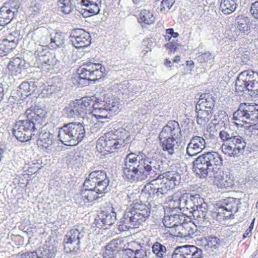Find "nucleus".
<instances>
[{"mask_svg": "<svg viewBox=\"0 0 258 258\" xmlns=\"http://www.w3.org/2000/svg\"><path fill=\"white\" fill-rule=\"evenodd\" d=\"M186 222H181L177 227L171 229V230H169V232L174 236L180 238H186Z\"/></svg>", "mask_w": 258, "mask_h": 258, "instance_id": "35", "label": "nucleus"}, {"mask_svg": "<svg viewBox=\"0 0 258 258\" xmlns=\"http://www.w3.org/2000/svg\"><path fill=\"white\" fill-rule=\"evenodd\" d=\"M109 183V179L108 177H106L105 179L97 182L96 184H94V186L92 187L97 191V192H98L99 195H102L110 190Z\"/></svg>", "mask_w": 258, "mask_h": 258, "instance_id": "38", "label": "nucleus"}, {"mask_svg": "<svg viewBox=\"0 0 258 258\" xmlns=\"http://www.w3.org/2000/svg\"><path fill=\"white\" fill-rule=\"evenodd\" d=\"M12 34H10L9 38L4 39L0 40V54L4 55L9 53L13 49L17 46V42L15 39H12Z\"/></svg>", "mask_w": 258, "mask_h": 258, "instance_id": "31", "label": "nucleus"}, {"mask_svg": "<svg viewBox=\"0 0 258 258\" xmlns=\"http://www.w3.org/2000/svg\"><path fill=\"white\" fill-rule=\"evenodd\" d=\"M166 35L165 36V39L169 42L171 41L172 37L176 38L178 37L179 34L177 32H174L172 28L167 29L166 30Z\"/></svg>", "mask_w": 258, "mask_h": 258, "instance_id": "56", "label": "nucleus"}, {"mask_svg": "<svg viewBox=\"0 0 258 258\" xmlns=\"http://www.w3.org/2000/svg\"><path fill=\"white\" fill-rule=\"evenodd\" d=\"M197 113V122L199 124L205 125L209 121L212 116L213 111L211 110H206V111H196Z\"/></svg>", "mask_w": 258, "mask_h": 258, "instance_id": "36", "label": "nucleus"}, {"mask_svg": "<svg viewBox=\"0 0 258 258\" xmlns=\"http://www.w3.org/2000/svg\"><path fill=\"white\" fill-rule=\"evenodd\" d=\"M186 237H192V236L195 234V232L197 231V227L192 223L186 222Z\"/></svg>", "mask_w": 258, "mask_h": 258, "instance_id": "51", "label": "nucleus"}, {"mask_svg": "<svg viewBox=\"0 0 258 258\" xmlns=\"http://www.w3.org/2000/svg\"><path fill=\"white\" fill-rule=\"evenodd\" d=\"M195 64L193 61L188 60L186 61V68L184 69V74L191 73L194 68Z\"/></svg>", "mask_w": 258, "mask_h": 258, "instance_id": "60", "label": "nucleus"}, {"mask_svg": "<svg viewBox=\"0 0 258 258\" xmlns=\"http://www.w3.org/2000/svg\"><path fill=\"white\" fill-rule=\"evenodd\" d=\"M235 90L237 92L245 90L251 92L250 95L258 93V73L252 70H247L240 73L235 82Z\"/></svg>", "mask_w": 258, "mask_h": 258, "instance_id": "8", "label": "nucleus"}, {"mask_svg": "<svg viewBox=\"0 0 258 258\" xmlns=\"http://www.w3.org/2000/svg\"><path fill=\"white\" fill-rule=\"evenodd\" d=\"M188 199H189V200L192 201L191 202L195 208H196L198 205H200L205 203L204 202V199L201 197L200 195L199 194H195L192 195L189 193H188Z\"/></svg>", "mask_w": 258, "mask_h": 258, "instance_id": "47", "label": "nucleus"}, {"mask_svg": "<svg viewBox=\"0 0 258 258\" xmlns=\"http://www.w3.org/2000/svg\"><path fill=\"white\" fill-rule=\"evenodd\" d=\"M95 103H92L91 111L89 112V117L87 116V121L88 120H92L93 117L96 119L105 118L108 117V114L109 113V108L107 107L106 104L102 101L101 99L95 98Z\"/></svg>", "mask_w": 258, "mask_h": 258, "instance_id": "18", "label": "nucleus"}, {"mask_svg": "<svg viewBox=\"0 0 258 258\" xmlns=\"http://www.w3.org/2000/svg\"><path fill=\"white\" fill-rule=\"evenodd\" d=\"M175 0H162L161 3L160 11L163 13H167L175 3Z\"/></svg>", "mask_w": 258, "mask_h": 258, "instance_id": "46", "label": "nucleus"}, {"mask_svg": "<svg viewBox=\"0 0 258 258\" xmlns=\"http://www.w3.org/2000/svg\"><path fill=\"white\" fill-rule=\"evenodd\" d=\"M70 37L72 45L76 48L87 47L91 43L90 34L82 29L72 30Z\"/></svg>", "mask_w": 258, "mask_h": 258, "instance_id": "16", "label": "nucleus"}, {"mask_svg": "<svg viewBox=\"0 0 258 258\" xmlns=\"http://www.w3.org/2000/svg\"><path fill=\"white\" fill-rule=\"evenodd\" d=\"M192 215L200 224H203L206 220L207 205L206 203L198 205L192 211Z\"/></svg>", "mask_w": 258, "mask_h": 258, "instance_id": "29", "label": "nucleus"}, {"mask_svg": "<svg viewBox=\"0 0 258 258\" xmlns=\"http://www.w3.org/2000/svg\"><path fill=\"white\" fill-rule=\"evenodd\" d=\"M188 193L185 192L181 194L180 198L175 201V203L177 204L176 207H180V210L181 209L185 208V206L186 205V202H187V199L188 198Z\"/></svg>", "mask_w": 258, "mask_h": 258, "instance_id": "49", "label": "nucleus"}, {"mask_svg": "<svg viewBox=\"0 0 258 258\" xmlns=\"http://www.w3.org/2000/svg\"><path fill=\"white\" fill-rule=\"evenodd\" d=\"M116 213L111 212L109 213H105L103 214L101 218V221L103 224L110 226L116 221Z\"/></svg>", "mask_w": 258, "mask_h": 258, "instance_id": "41", "label": "nucleus"}, {"mask_svg": "<svg viewBox=\"0 0 258 258\" xmlns=\"http://www.w3.org/2000/svg\"><path fill=\"white\" fill-rule=\"evenodd\" d=\"M107 107L109 108L108 111L111 113H115L118 109L119 103L117 100H113L110 104H107Z\"/></svg>", "mask_w": 258, "mask_h": 258, "instance_id": "57", "label": "nucleus"}, {"mask_svg": "<svg viewBox=\"0 0 258 258\" xmlns=\"http://www.w3.org/2000/svg\"><path fill=\"white\" fill-rule=\"evenodd\" d=\"M23 61L18 57L12 59L8 65V69L12 75L16 76L21 73Z\"/></svg>", "mask_w": 258, "mask_h": 258, "instance_id": "33", "label": "nucleus"}, {"mask_svg": "<svg viewBox=\"0 0 258 258\" xmlns=\"http://www.w3.org/2000/svg\"><path fill=\"white\" fill-rule=\"evenodd\" d=\"M192 201L189 200V199H187V202H186V205L185 206V208H186L187 210H193V209H195V207L194 205H192V203L191 202Z\"/></svg>", "mask_w": 258, "mask_h": 258, "instance_id": "63", "label": "nucleus"}, {"mask_svg": "<svg viewBox=\"0 0 258 258\" xmlns=\"http://www.w3.org/2000/svg\"><path fill=\"white\" fill-rule=\"evenodd\" d=\"M238 28L240 31L247 32L249 30V27L246 23H240L238 25Z\"/></svg>", "mask_w": 258, "mask_h": 258, "instance_id": "62", "label": "nucleus"}, {"mask_svg": "<svg viewBox=\"0 0 258 258\" xmlns=\"http://www.w3.org/2000/svg\"><path fill=\"white\" fill-rule=\"evenodd\" d=\"M202 253V249L196 246L186 245L176 247L171 258H201Z\"/></svg>", "mask_w": 258, "mask_h": 258, "instance_id": "17", "label": "nucleus"}, {"mask_svg": "<svg viewBox=\"0 0 258 258\" xmlns=\"http://www.w3.org/2000/svg\"><path fill=\"white\" fill-rule=\"evenodd\" d=\"M138 193L137 192L129 191L124 192L123 194V197L125 198L124 200L126 201V203H134L137 201Z\"/></svg>", "mask_w": 258, "mask_h": 258, "instance_id": "48", "label": "nucleus"}, {"mask_svg": "<svg viewBox=\"0 0 258 258\" xmlns=\"http://www.w3.org/2000/svg\"><path fill=\"white\" fill-rule=\"evenodd\" d=\"M142 160H143V165L142 170L143 172L142 174V180L147 178L151 173H154V169L160 168L158 161L155 158H151L150 157L145 156L142 157Z\"/></svg>", "mask_w": 258, "mask_h": 258, "instance_id": "23", "label": "nucleus"}, {"mask_svg": "<svg viewBox=\"0 0 258 258\" xmlns=\"http://www.w3.org/2000/svg\"><path fill=\"white\" fill-rule=\"evenodd\" d=\"M153 182L152 184L155 186L154 189H156L154 196L159 198L165 196L175 185L174 180L163 174L159 175L157 178L153 179Z\"/></svg>", "mask_w": 258, "mask_h": 258, "instance_id": "14", "label": "nucleus"}, {"mask_svg": "<svg viewBox=\"0 0 258 258\" xmlns=\"http://www.w3.org/2000/svg\"><path fill=\"white\" fill-rule=\"evenodd\" d=\"M85 235V231L81 226L71 229L67 234L64 244V249L67 253L75 254L80 248V240Z\"/></svg>", "mask_w": 258, "mask_h": 258, "instance_id": "9", "label": "nucleus"}, {"mask_svg": "<svg viewBox=\"0 0 258 258\" xmlns=\"http://www.w3.org/2000/svg\"><path fill=\"white\" fill-rule=\"evenodd\" d=\"M84 189L81 190L80 194L75 196V199L77 203L80 204L83 203L84 204L90 203L100 197L99 194L93 187L90 186L88 188L84 186Z\"/></svg>", "mask_w": 258, "mask_h": 258, "instance_id": "21", "label": "nucleus"}, {"mask_svg": "<svg viewBox=\"0 0 258 258\" xmlns=\"http://www.w3.org/2000/svg\"><path fill=\"white\" fill-rule=\"evenodd\" d=\"M34 54L36 58L40 57V55H44L47 53V49L43 45H35Z\"/></svg>", "mask_w": 258, "mask_h": 258, "instance_id": "50", "label": "nucleus"}, {"mask_svg": "<svg viewBox=\"0 0 258 258\" xmlns=\"http://www.w3.org/2000/svg\"><path fill=\"white\" fill-rule=\"evenodd\" d=\"M241 204L239 199L229 197L224 200L223 205L218 209V213L226 215L225 212L236 213L238 210V205Z\"/></svg>", "mask_w": 258, "mask_h": 258, "instance_id": "24", "label": "nucleus"}, {"mask_svg": "<svg viewBox=\"0 0 258 258\" xmlns=\"http://www.w3.org/2000/svg\"><path fill=\"white\" fill-rule=\"evenodd\" d=\"M20 93L25 96H28L31 94L30 91V85L28 83H23L20 86Z\"/></svg>", "mask_w": 258, "mask_h": 258, "instance_id": "53", "label": "nucleus"}, {"mask_svg": "<svg viewBox=\"0 0 258 258\" xmlns=\"http://www.w3.org/2000/svg\"><path fill=\"white\" fill-rule=\"evenodd\" d=\"M199 101L200 102L201 107H207V110H211L212 111V109L214 106L215 100L213 99L212 95L210 94H203L201 95Z\"/></svg>", "mask_w": 258, "mask_h": 258, "instance_id": "34", "label": "nucleus"}, {"mask_svg": "<svg viewBox=\"0 0 258 258\" xmlns=\"http://www.w3.org/2000/svg\"><path fill=\"white\" fill-rule=\"evenodd\" d=\"M153 179L150 182L147 183L144 186V190L145 192H148L149 195H153L154 196V192L156 191V189H154L155 186L152 184L153 183Z\"/></svg>", "mask_w": 258, "mask_h": 258, "instance_id": "58", "label": "nucleus"}, {"mask_svg": "<svg viewBox=\"0 0 258 258\" xmlns=\"http://www.w3.org/2000/svg\"><path fill=\"white\" fill-rule=\"evenodd\" d=\"M78 4L84 7L83 10L92 15L98 14L100 11V0H78Z\"/></svg>", "mask_w": 258, "mask_h": 258, "instance_id": "28", "label": "nucleus"}, {"mask_svg": "<svg viewBox=\"0 0 258 258\" xmlns=\"http://www.w3.org/2000/svg\"><path fill=\"white\" fill-rule=\"evenodd\" d=\"M124 141L118 139L112 132L105 134L103 136L100 137L97 142V147L105 149L108 152H113L116 149H120L123 147Z\"/></svg>", "mask_w": 258, "mask_h": 258, "instance_id": "11", "label": "nucleus"}, {"mask_svg": "<svg viewBox=\"0 0 258 258\" xmlns=\"http://www.w3.org/2000/svg\"><path fill=\"white\" fill-rule=\"evenodd\" d=\"M214 56L209 51L202 53L198 57V60L201 63H212L214 61Z\"/></svg>", "mask_w": 258, "mask_h": 258, "instance_id": "42", "label": "nucleus"}, {"mask_svg": "<svg viewBox=\"0 0 258 258\" xmlns=\"http://www.w3.org/2000/svg\"><path fill=\"white\" fill-rule=\"evenodd\" d=\"M219 245V242L216 237H209L206 241L205 243V249L207 250L213 251L214 249H216Z\"/></svg>", "mask_w": 258, "mask_h": 258, "instance_id": "45", "label": "nucleus"}, {"mask_svg": "<svg viewBox=\"0 0 258 258\" xmlns=\"http://www.w3.org/2000/svg\"><path fill=\"white\" fill-rule=\"evenodd\" d=\"M84 126L80 123L70 122L59 128V140L66 146L78 144L85 136Z\"/></svg>", "mask_w": 258, "mask_h": 258, "instance_id": "5", "label": "nucleus"}, {"mask_svg": "<svg viewBox=\"0 0 258 258\" xmlns=\"http://www.w3.org/2000/svg\"><path fill=\"white\" fill-rule=\"evenodd\" d=\"M205 140L203 138L199 136L194 137L187 146V154L189 157L197 156L205 148Z\"/></svg>", "mask_w": 258, "mask_h": 258, "instance_id": "22", "label": "nucleus"}, {"mask_svg": "<svg viewBox=\"0 0 258 258\" xmlns=\"http://www.w3.org/2000/svg\"><path fill=\"white\" fill-rule=\"evenodd\" d=\"M155 18L149 10H143L139 14V20L147 24L154 23Z\"/></svg>", "mask_w": 258, "mask_h": 258, "instance_id": "39", "label": "nucleus"}, {"mask_svg": "<svg viewBox=\"0 0 258 258\" xmlns=\"http://www.w3.org/2000/svg\"><path fill=\"white\" fill-rule=\"evenodd\" d=\"M107 176L106 172L104 170H95L88 175L84 182V186L89 188L90 186H94V184L98 181L105 179Z\"/></svg>", "mask_w": 258, "mask_h": 258, "instance_id": "27", "label": "nucleus"}, {"mask_svg": "<svg viewBox=\"0 0 258 258\" xmlns=\"http://www.w3.org/2000/svg\"><path fill=\"white\" fill-rule=\"evenodd\" d=\"M36 62L38 64L41 65L40 67L42 69L50 70L56 64L57 60L54 57L50 59L49 54H46L36 58Z\"/></svg>", "mask_w": 258, "mask_h": 258, "instance_id": "30", "label": "nucleus"}, {"mask_svg": "<svg viewBox=\"0 0 258 258\" xmlns=\"http://www.w3.org/2000/svg\"><path fill=\"white\" fill-rule=\"evenodd\" d=\"M38 144L48 153H54L60 149L59 141L55 140L54 136L49 132L41 131Z\"/></svg>", "mask_w": 258, "mask_h": 258, "instance_id": "15", "label": "nucleus"}, {"mask_svg": "<svg viewBox=\"0 0 258 258\" xmlns=\"http://www.w3.org/2000/svg\"><path fill=\"white\" fill-rule=\"evenodd\" d=\"M180 135V128L178 123L174 120L168 122L160 133L159 138L164 151L172 155L177 150V138Z\"/></svg>", "mask_w": 258, "mask_h": 258, "instance_id": "3", "label": "nucleus"}, {"mask_svg": "<svg viewBox=\"0 0 258 258\" xmlns=\"http://www.w3.org/2000/svg\"><path fill=\"white\" fill-rule=\"evenodd\" d=\"M233 118L243 122L241 126L250 130H258V105L241 104L238 109L234 112Z\"/></svg>", "mask_w": 258, "mask_h": 258, "instance_id": "4", "label": "nucleus"}, {"mask_svg": "<svg viewBox=\"0 0 258 258\" xmlns=\"http://www.w3.org/2000/svg\"><path fill=\"white\" fill-rule=\"evenodd\" d=\"M94 97H85L80 100H76L74 101L76 110L78 116H80L83 119V123L87 124L89 121H87V116L89 117V112L91 109V104L93 103V100Z\"/></svg>", "mask_w": 258, "mask_h": 258, "instance_id": "19", "label": "nucleus"}, {"mask_svg": "<svg viewBox=\"0 0 258 258\" xmlns=\"http://www.w3.org/2000/svg\"><path fill=\"white\" fill-rule=\"evenodd\" d=\"M152 251L159 257L165 258L166 248L160 242H155L152 246Z\"/></svg>", "mask_w": 258, "mask_h": 258, "instance_id": "40", "label": "nucleus"}, {"mask_svg": "<svg viewBox=\"0 0 258 258\" xmlns=\"http://www.w3.org/2000/svg\"><path fill=\"white\" fill-rule=\"evenodd\" d=\"M250 12L254 18L258 20V1L251 4Z\"/></svg>", "mask_w": 258, "mask_h": 258, "instance_id": "55", "label": "nucleus"}, {"mask_svg": "<svg viewBox=\"0 0 258 258\" xmlns=\"http://www.w3.org/2000/svg\"><path fill=\"white\" fill-rule=\"evenodd\" d=\"M202 103H200V102L199 101H198V102H197V105L196 106V111H200L201 110V111H206V110H207V107H204L203 108H202L201 107V104Z\"/></svg>", "mask_w": 258, "mask_h": 258, "instance_id": "64", "label": "nucleus"}, {"mask_svg": "<svg viewBox=\"0 0 258 258\" xmlns=\"http://www.w3.org/2000/svg\"><path fill=\"white\" fill-rule=\"evenodd\" d=\"M150 215L149 208L145 205L135 203L134 207L128 208L118 225L120 230L126 231L130 228L139 227Z\"/></svg>", "mask_w": 258, "mask_h": 258, "instance_id": "2", "label": "nucleus"}, {"mask_svg": "<svg viewBox=\"0 0 258 258\" xmlns=\"http://www.w3.org/2000/svg\"><path fill=\"white\" fill-rule=\"evenodd\" d=\"M236 8V0H221L219 9L224 15H229L234 12Z\"/></svg>", "mask_w": 258, "mask_h": 258, "instance_id": "32", "label": "nucleus"}, {"mask_svg": "<svg viewBox=\"0 0 258 258\" xmlns=\"http://www.w3.org/2000/svg\"><path fill=\"white\" fill-rule=\"evenodd\" d=\"M223 159L216 152H208L197 158L193 162L197 174L205 177L213 176L222 165Z\"/></svg>", "mask_w": 258, "mask_h": 258, "instance_id": "1", "label": "nucleus"}, {"mask_svg": "<svg viewBox=\"0 0 258 258\" xmlns=\"http://www.w3.org/2000/svg\"><path fill=\"white\" fill-rule=\"evenodd\" d=\"M63 112L70 117H78L74 102H70L68 106L63 109Z\"/></svg>", "mask_w": 258, "mask_h": 258, "instance_id": "44", "label": "nucleus"}, {"mask_svg": "<svg viewBox=\"0 0 258 258\" xmlns=\"http://www.w3.org/2000/svg\"><path fill=\"white\" fill-rule=\"evenodd\" d=\"M116 253H114L110 249L105 247V250L103 253V256L104 258H113Z\"/></svg>", "mask_w": 258, "mask_h": 258, "instance_id": "59", "label": "nucleus"}, {"mask_svg": "<svg viewBox=\"0 0 258 258\" xmlns=\"http://www.w3.org/2000/svg\"><path fill=\"white\" fill-rule=\"evenodd\" d=\"M143 160L139 155H136L131 153L126 155L122 165V171L123 175L128 179L134 181H141L142 170Z\"/></svg>", "mask_w": 258, "mask_h": 258, "instance_id": "6", "label": "nucleus"}, {"mask_svg": "<svg viewBox=\"0 0 258 258\" xmlns=\"http://www.w3.org/2000/svg\"><path fill=\"white\" fill-rule=\"evenodd\" d=\"M60 10L66 14H69L73 9V6L71 2L62 4L61 6H58Z\"/></svg>", "mask_w": 258, "mask_h": 258, "instance_id": "54", "label": "nucleus"}, {"mask_svg": "<svg viewBox=\"0 0 258 258\" xmlns=\"http://www.w3.org/2000/svg\"><path fill=\"white\" fill-rule=\"evenodd\" d=\"M184 220L185 217L183 215L177 214L169 215L166 212L163 220V223L166 227L169 228V230H171V229L175 228L179 224H181V222Z\"/></svg>", "mask_w": 258, "mask_h": 258, "instance_id": "26", "label": "nucleus"}, {"mask_svg": "<svg viewBox=\"0 0 258 258\" xmlns=\"http://www.w3.org/2000/svg\"><path fill=\"white\" fill-rule=\"evenodd\" d=\"M246 145L242 137L233 138L232 142L224 143L221 146L222 152L229 157H238L242 154Z\"/></svg>", "mask_w": 258, "mask_h": 258, "instance_id": "12", "label": "nucleus"}, {"mask_svg": "<svg viewBox=\"0 0 258 258\" xmlns=\"http://www.w3.org/2000/svg\"><path fill=\"white\" fill-rule=\"evenodd\" d=\"M104 70L101 63L87 62L78 70V73L81 79L95 81L102 78Z\"/></svg>", "mask_w": 258, "mask_h": 258, "instance_id": "10", "label": "nucleus"}, {"mask_svg": "<svg viewBox=\"0 0 258 258\" xmlns=\"http://www.w3.org/2000/svg\"><path fill=\"white\" fill-rule=\"evenodd\" d=\"M146 255V251L142 248L137 249L134 253V258H144Z\"/></svg>", "mask_w": 258, "mask_h": 258, "instance_id": "61", "label": "nucleus"}, {"mask_svg": "<svg viewBox=\"0 0 258 258\" xmlns=\"http://www.w3.org/2000/svg\"><path fill=\"white\" fill-rule=\"evenodd\" d=\"M55 253V250L52 249L41 247L35 251H27L23 253L22 258H52Z\"/></svg>", "mask_w": 258, "mask_h": 258, "instance_id": "25", "label": "nucleus"}, {"mask_svg": "<svg viewBox=\"0 0 258 258\" xmlns=\"http://www.w3.org/2000/svg\"><path fill=\"white\" fill-rule=\"evenodd\" d=\"M25 115L27 119L17 121L13 128L15 136L21 142L29 141L32 136L35 135L36 132L34 123L31 120L32 118L35 116V113L28 109L25 112Z\"/></svg>", "mask_w": 258, "mask_h": 258, "instance_id": "7", "label": "nucleus"}, {"mask_svg": "<svg viewBox=\"0 0 258 258\" xmlns=\"http://www.w3.org/2000/svg\"><path fill=\"white\" fill-rule=\"evenodd\" d=\"M64 42V35L60 32H55L54 35L50 36V47L55 48L61 47Z\"/></svg>", "mask_w": 258, "mask_h": 258, "instance_id": "37", "label": "nucleus"}, {"mask_svg": "<svg viewBox=\"0 0 258 258\" xmlns=\"http://www.w3.org/2000/svg\"><path fill=\"white\" fill-rule=\"evenodd\" d=\"M120 243V241L118 239H113L111 240L106 247L109 249H110L114 253H117L118 251L119 245Z\"/></svg>", "mask_w": 258, "mask_h": 258, "instance_id": "52", "label": "nucleus"}, {"mask_svg": "<svg viewBox=\"0 0 258 258\" xmlns=\"http://www.w3.org/2000/svg\"><path fill=\"white\" fill-rule=\"evenodd\" d=\"M214 183L219 188L228 189L232 188L234 185L233 177L229 174L223 171L216 173L214 175Z\"/></svg>", "mask_w": 258, "mask_h": 258, "instance_id": "20", "label": "nucleus"}, {"mask_svg": "<svg viewBox=\"0 0 258 258\" xmlns=\"http://www.w3.org/2000/svg\"><path fill=\"white\" fill-rule=\"evenodd\" d=\"M221 139L225 143L232 142L233 138L241 137L238 135H235L233 133H229L227 131H222L219 133Z\"/></svg>", "mask_w": 258, "mask_h": 258, "instance_id": "43", "label": "nucleus"}, {"mask_svg": "<svg viewBox=\"0 0 258 258\" xmlns=\"http://www.w3.org/2000/svg\"><path fill=\"white\" fill-rule=\"evenodd\" d=\"M20 5L18 2L6 3L0 9V26H4L10 23L18 15Z\"/></svg>", "mask_w": 258, "mask_h": 258, "instance_id": "13", "label": "nucleus"}]
</instances>
